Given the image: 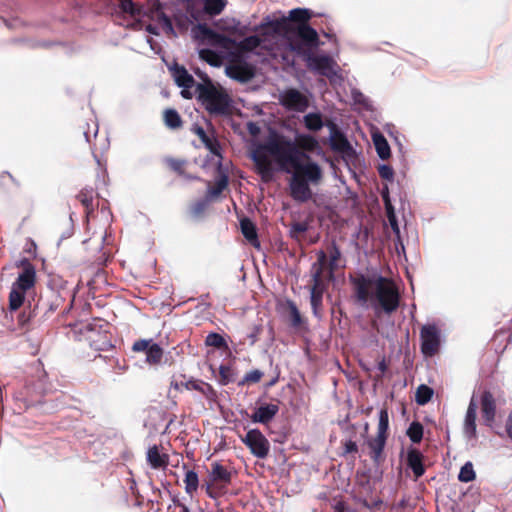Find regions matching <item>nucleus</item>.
<instances>
[{"mask_svg":"<svg viewBox=\"0 0 512 512\" xmlns=\"http://www.w3.org/2000/svg\"><path fill=\"white\" fill-rule=\"evenodd\" d=\"M268 155L274 157L282 170H294L290 181L291 197L301 203L310 200L312 191L309 182L317 184L322 179L320 166L310 161L306 153L300 152L291 139L271 130L265 142L258 144L251 153L257 173L265 181L273 175L272 162Z\"/></svg>","mask_w":512,"mask_h":512,"instance_id":"nucleus-1","label":"nucleus"},{"mask_svg":"<svg viewBox=\"0 0 512 512\" xmlns=\"http://www.w3.org/2000/svg\"><path fill=\"white\" fill-rule=\"evenodd\" d=\"M355 300L364 307H371L376 315L394 313L400 305V293L396 283L382 275L350 276Z\"/></svg>","mask_w":512,"mask_h":512,"instance_id":"nucleus-2","label":"nucleus"},{"mask_svg":"<svg viewBox=\"0 0 512 512\" xmlns=\"http://www.w3.org/2000/svg\"><path fill=\"white\" fill-rule=\"evenodd\" d=\"M301 32L302 44H296L293 52L300 56L309 70L321 76L331 78L336 75L337 63L329 55H316L315 51L323 44L315 29H304Z\"/></svg>","mask_w":512,"mask_h":512,"instance_id":"nucleus-3","label":"nucleus"},{"mask_svg":"<svg viewBox=\"0 0 512 512\" xmlns=\"http://www.w3.org/2000/svg\"><path fill=\"white\" fill-rule=\"evenodd\" d=\"M313 14L311 10L306 8H295L289 11L288 16H281L267 21L265 27L271 30L274 34L283 36L288 41L290 51L293 52V47L296 44L301 45V32L304 29H314L309 25V21Z\"/></svg>","mask_w":512,"mask_h":512,"instance_id":"nucleus-4","label":"nucleus"},{"mask_svg":"<svg viewBox=\"0 0 512 512\" xmlns=\"http://www.w3.org/2000/svg\"><path fill=\"white\" fill-rule=\"evenodd\" d=\"M197 98L211 115L227 116L231 114V98L220 86L213 84L206 76L203 83L196 85Z\"/></svg>","mask_w":512,"mask_h":512,"instance_id":"nucleus-5","label":"nucleus"},{"mask_svg":"<svg viewBox=\"0 0 512 512\" xmlns=\"http://www.w3.org/2000/svg\"><path fill=\"white\" fill-rule=\"evenodd\" d=\"M22 271L13 283L9 293V310L17 311L23 304L27 291L32 289L36 283V269L27 259L21 261Z\"/></svg>","mask_w":512,"mask_h":512,"instance_id":"nucleus-6","label":"nucleus"},{"mask_svg":"<svg viewBox=\"0 0 512 512\" xmlns=\"http://www.w3.org/2000/svg\"><path fill=\"white\" fill-rule=\"evenodd\" d=\"M232 481V473L219 462L211 464V470L205 481V491L209 498L217 499L227 492Z\"/></svg>","mask_w":512,"mask_h":512,"instance_id":"nucleus-7","label":"nucleus"},{"mask_svg":"<svg viewBox=\"0 0 512 512\" xmlns=\"http://www.w3.org/2000/svg\"><path fill=\"white\" fill-rule=\"evenodd\" d=\"M421 352L425 357H433L440 348V330L435 324L422 326L420 330Z\"/></svg>","mask_w":512,"mask_h":512,"instance_id":"nucleus-8","label":"nucleus"},{"mask_svg":"<svg viewBox=\"0 0 512 512\" xmlns=\"http://www.w3.org/2000/svg\"><path fill=\"white\" fill-rule=\"evenodd\" d=\"M241 440L255 457L264 459L268 456L270 443L259 429L249 430Z\"/></svg>","mask_w":512,"mask_h":512,"instance_id":"nucleus-9","label":"nucleus"},{"mask_svg":"<svg viewBox=\"0 0 512 512\" xmlns=\"http://www.w3.org/2000/svg\"><path fill=\"white\" fill-rule=\"evenodd\" d=\"M133 352H145L149 365H159L162 362L164 350L152 339H138L132 345Z\"/></svg>","mask_w":512,"mask_h":512,"instance_id":"nucleus-10","label":"nucleus"},{"mask_svg":"<svg viewBox=\"0 0 512 512\" xmlns=\"http://www.w3.org/2000/svg\"><path fill=\"white\" fill-rule=\"evenodd\" d=\"M281 104L288 110L304 112L309 106V101L300 91L291 88L282 94Z\"/></svg>","mask_w":512,"mask_h":512,"instance_id":"nucleus-11","label":"nucleus"},{"mask_svg":"<svg viewBox=\"0 0 512 512\" xmlns=\"http://www.w3.org/2000/svg\"><path fill=\"white\" fill-rule=\"evenodd\" d=\"M327 126L330 129L331 149L338 153L350 155L353 152V148L346 136L340 131L335 123L330 121Z\"/></svg>","mask_w":512,"mask_h":512,"instance_id":"nucleus-12","label":"nucleus"},{"mask_svg":"<svg viewBox=\"0 0 512 512\" xmlns=\"http://www.w3.org/2000/svg\"><path fill=\"white\" fill-rule=\"evenodd\" d=\"M481 414L486 426L492 427L496 418V400L489 390H485L480 397Z\"/></svg>","mask_w":512,"mask_h":512,"instance_id":"nucleus-13","label":"nucleus"},{"mask_svg":"<svg viewBox=\"0 0 512 512\" xmlns=\"http://www.w3.org/2000/svg\"><path fill=\"white\" fill-rule=\"evenodd\" d=\"M327 280H311L310 286V303L314 316L320 317V310L322 308L323 294L328 287Z\"/></svg>","mask_w":512,"mask_h":512,"instance_id":"nucleus-14","label":"nucleus"},{"mask_svg":"<svg viewBox=\"0 0 512 512\" xmlns=\"http://www.w3.org/2000/svg\"><path fill=\"white\" fill-rule=\"evenodd\" d=\"M98 193L92 187H84L76 195L77 201L83 206L86 218L91 217L98 208Z\"/></svg>","mask_w":512,"mask_h":512,"instance_id":"nucleus-15","label":"nucleus"},{"mask_svg":"<svg viewBox=\"0 0 512 512\" xmlns=\"http://www.w3.org/2000/svg\"><path fill=\"white\" fill-rule=\"evenodd\" d=\"M477 408V403L475 402L474 398H472L468 405L463 423V432L468 439L477 438Z\"/></svg>","mask_w":512,"mask_h":512,"instance_id":"nucleus-16","label":"nucleus"},{"mask_svg":"<svg viewBox=\"0 0 512 512\" xmlns=\"http://www.w3.org/2000/svg\"><path fill=\"white\" fill-rule=\"evenodd\" d=\"M278 412L279 406L277 404H264L259 406L250 418L254 423L268 424Z\"/></svg>","mask_w":512,"mask_h":512,"instance_id":"nucleus-17","label":"nucleus"},{"mask_svg":"<svg viewBox=\"0 0 512 512\" xmlns=\"http://www.w3.org/2000/svg\"><path fill=\"white\" fill-rule=\"evenodd\" d=\"M423 458V454L415 448L409 449L407 452V466L413 471L416 480L425 473Z\"/></svg>","mask_w":512,"mask_h":512,"instance_id":"nucleus-18","label":"nucleus"},{"mask_svg":"<svg viewBox=\"0 0 512 512\" xmlns=\"http://www.w3.org/2000/svg\"><path fill=\"white\" fill-rule=\"evenodd\" d=\"M228 75L240 82L250 81L254 75V68L247 63L232 65L227 69Z\"/></svg>","mask_w":512,"mask_h":512,"instance_id":"nucleus-19","label":"nucleus"},{"mask_svg":"<svg viewBox=\"0 0 512 512\" xmlns=\"http://www.w3.org/2000/svg\"><path fill=\"white\" fill-rule=\"evenodd\" d=\"M172 75L174 77V80L176 84L185 89H190L194 87L195 80L191 74L188 73L186 68L179 64H174V66L171 68Z\"/></svg>","mask_w":512,"mask_h":512,"instance_id":"nucleus-20","label":"nucleus"},{"mask_svg":"<svg viewBox=\"0 0 512 512\" xmlns=\"http://www.w3.org/2000/svg\"><path fill=\"white\" fill-rule=\"evenodd\" d=\"M147 462L153 469H165L169 464V456L161 454L159 447L153 445L147 451Z\"/></svg>","mask_w":512,"mask_h":512,"instance_id":"nucleus-21","label":"nucleus"},{"mask_svg":"<svg viewBox=\"0 0 512 512\" xmlns=\"http://www.w3.org/2000/svg\"><path fill=\"white\" fill-rule=\"evenodd\" d=\"M387 437L376 435L375 438L368 441L370 448V457L375 464H380L383 460V451L386 444Z\"/></svg>","mask_w":512,"mask_h":512,"instance_id":"nucleus-22","label":"nucleus"},{"mask_svg":"<svg viewBox=\"0 0 512 512\" xmlns=\"http://www.w3.org/2000/svg\"><path fill=\"white\" fill-rule=\"evenodd\" d=\"M188 390H196L200 392L205 398L214 401L217 398V392L209 383L202 380H189L185 383Z\"/></svg>","mask_w":512,"mask_h":512,"instance_id":"nucleus-23","label":"nucleus"},{"mask_svg":"<svg viewBox=\"0 0 512 512\" xmlns=\"http://www.w3.org/2000/svg\"><path fill=\"white\" fill-rule=\"evenodd\" d=\"M241 232L246 240L254 247L259 248L260 242L258 240L257 229L255 224L249 218H243L240 221Z\"/></svg>","mask_w":512,"mask_h":512,"instance_id":"nucleus-24","label":"nucleus"},{"mask_svg":"<svg viewBox=\"0 0 512 512\" xmlns=\"http://www.w3.org/2000/svg\"><path fill=\"white\" fill-rule=\"evenodd\" d=\"M327 267V254L323 250L317 252V261L311 267V280H326L324 272Z\"/></svg>","mask_w":512,"mask_h":512,"instance_id":"nucleus-25","label":"nucleus"},{"mask_svg":"<svg viewBox=\"0 0 512 512\" xmlns=\"http://www.w3.org/2000/svg\"><path fill=\"white\" fill-rule=\"evenodd\" d=\"M293 143L296 145L297 149L303 153H305L306 151L313 152L319 146L317 139L308 134L298 135L296 138V142Z\"/></svg>","mask_w":512,"mask_h":512,"instance_id":"nucleus-26","label":"nucleus"},{"mask_svg":"<svg viewBox=\"0 0 512 512\" xmlns=\"http://www.w3.org/2000/svg\"><path fill=\"white\" fill-rule=\"evenodd\" d=\"M46 305L43 303L40 307L39 304H37L33 309L29 305L26 307L22 313H19L18 315V323L20 327H24L27 324L31 323L32 321L39 319L40 310L44 308Z\"/></svg>","mask_w":512,"mask_h":512,"instance_id":"nucleus-27","label":"nucleus"},{"mask_svg":"<svg viewBox=\"0 0 512 512\" xmlns=\"http://www.w3.org/2000/svg\"><path fill=\"white\" fill-rule=\"evenodd\" d=\"M328 251L330 253V261L328 263V273L326 278H328V281H331L334 277V271L337 268V262L341 258V251L336 243L335 240H333L328 247Z\"/></svg>","mask_w":512,"mask_h":512,"instance_id":"nucleus-28","label":"nucleus"},{"mask_svg":"<svg viewBox=\"0 0 512 512\" xmlns=\"http://www.w3.org/2000/svg\"><path fill=\"white\" fill-rule=\"evenodd\" d=\"M163 120L169 129L177 130L183 126V120L177 110L168 108L163 112Z\"/></svg>","mask_w":512,"mask_h":512,"instance_id":"nucleus-29","label":"nucleus"},{"mask_svg":"<svg viewBox=\"0 0 512 512\" xmlns=\"http://www.w3.org/2000/svg\"><path fill=\"white\" fill-rule=\"evenodd\" d=\"M373 143L376 149L378 156L385 160L388 159L391 155L390 146L386 140V138L380 134L376 133L373 135Z\"/></svg>","mask_w":512,"mask_h":512,"instance_id":"nucleus-30","label":"nucleus"},{"mask_svg":"<svg viewBox=\"0 0 512 512\" xmlns=\"http://www.w3.org/2000/svg\"><path fill=\"white\" fill-rule=\"evenodd\" d=\"M227 185H228V177H227V175L222 174L220 176V178L216 181L215 185H213V186L209 185L205 196L210 201L213 199H216L222 194L223 190L227 187Z\"/></svg>","mask_w":512,"mask_h":512,"instance_id":"nucleus-31","label":"nucleus"},{"mask_svg":"<svg viewBox=\"0 0 512 512\" xmlns=\"http://www.w3.org/2000/svg\"><path fill=\"white\" fill-rule=\"evenodd\" d=\"M261 43H262V40L259 36L252 35V36L245 37L243 40H241L237 44L236 48L241 53H247V52H252L256 48H258L261 45Z\"/></svg>","mask_w":512,"mask_h":512,"instance_id":"nucleus-32","label":"nucleus"},{"mask_svg":"<svg viewBox=\"0 0 512 512\" xmlns=\"http://www.w3.org/2000/svg\"><path fill=\"white\" fill-rule=\"evenodd\" d=\"M118 8L122 13L128 14L133 18L140 17L142 15L143 9L138 4L134 3L132 0H118Z\"/></svg>","mask_w":512,"mask_h":512,"instance_id":"nucleus-33","label":"nucleus"},{"mask_svg":"<svg viewBox=\"0 0 512 512\" xmlns=\"http://www.w3.org/2000/svg\"><path fill=\"white\" fill-rule=\"evenodd\" d=\"M166 164L172 171L177 173L179 176H183L188 179H197L196 177L186 175V166H187L186 160L177 159V158H168V159H166Z\"/></svg>","mask_w":512,"mask_h":512,"instance_id":"nucleus-34","label":"nucleus"},{"mask_svg":"<svg viewBox=\"0 0 512 512\" xmlns=\"http://www.w3.org/2000/svg\"><path fill=\"white\" fill-rule=\"evenodd\" d=\"M305 127L310 131H319L323 126V119L320 113H308L303 118Z\"/></svg>","mask_w":512,"mask_h":512,"instance_id":"nucleus-35","label":"nucleus"},{"mask_svg":"<svg viewBox=\"0 0 512 512\" xmlns=\"http://www.w3.org/2000/svg\"><path fill=\"white\" fill-rule=\"evenodd\" d=\"M185 491L189 495H193L199 487L198 474L193 470H187L184 478Z\"/></svg>","mask_w":512,"mask_h":512,"instance_id":"nucleus-36","label":"nucleus"},{"mask_svg":"<svg viewBox=\"0 0 512 512\" xmlns=\"http://www.w3.org/2000/svg\"><path fill=\"white\" fill-rule=\"evenodd\" d=\"M226 4V0H204V12L210 16L219 15Z\"/></svg>","mask_w":512,"mask_h":512,"instance_id":"nucleus-37","label":"nucleus"},{"mask_svg":"<svg viewBox=\"0 0 512 512\" xmlns=\"http://www.w3.org/2000/svg\"><path fill=\"white\" fill-rule=\"evenodd\" d=\"M206 346H211L217 349L228 350V344L224 337L218 333L211 332L206 336L205 339Z\"/></svg>","mask_w":512,"mask_h":512,"instance_id":"nucleus-38","label":"nucleus"},{"mask_svg":"<svg viewBox=\"0 0 512 512\" xmlns=\"http://www.w3.org/2000/svg\"><path fill=\"white\" fill-rule=\"evenodd\" d=\"M434 391L429 386L422 384L416 390L415 400L419 405L427 404L433 397Z\"/></svg>","mask_w":512,"mask_h":512,"instance_id":"nucleus-39","label":"nucleus"},{"mask_svg":"<svg viewBox=\"0 0 512 512\" xmlns=\"http://www.w3.org/2000/svg\"><path fill=\"white\" fill-rule=\"evenodd\" d=\"M476 478V473L473 468L472 462H466L460 469L458 480L463 483H468Z\"/></svg>","mask_w":512,"mask_h":512,"instance_id":"nucleus-40","label":"nucleus"},{"mask_svg":"<svg viewBox=\"0 0 512 512\" xmlns=\"http://www.w3.org/2000/svg\"><path fill=\"white\" fill-rule=\"evenodd\" d=\"M407 436L413 443H419L423 438V425L418 421L412 422L407 429Z\"/></svg>","mask_w":512,"mask_h":512,"instance_id":"nucleus-41","label":"nucleus"},{"mask_svg":"<svg viewBox=\"0 0 512 512\" xmlns=\"http://www.w3.org/2000/svg\"><path fill=\"white\" fill-rule=\"evenodd\" d=\"M156 21L161 26L162 30L166 34H174V29L172 25L171 19L161 10L157 9L156 12Z\"/></svg>","mask_w":512,"mask_h":512,"instance_id":"nucleus-42","label":"nucleus"},{"mask_svg":"<svg viewBox=\"0 0 512 512\" xmlns=\"http://www.w3.org/2000/svg\"><path fill=\"white\" fill-rule=\"evenodd\" d=\"M197 36L210 41H218L220 34L208 27L206 24H198L196 26Z\"/></svg>","mask_w":512,"mask_h":512,"instance_id":"nucleus-43","label":"nucleus"},{"mask_svg":"<svg viewBox=\"0 0 512 512\" xmlns=\"http://www.w3.org/2000/svg\"><path fill=\"white\" fill-rule=\"evenodd\" d=\"M199 56L202 60L212 66H219L221 63L219 54L211 49H201L199 51Z\"/></svg>","mask_w":512,"mask_h":512,"instance_id":"nucleus-44","label":"nucleus"},{"mask_svg":"<svg viewBox=\"0 0 512 512\" xmlns=\"http://www.w3.org/2000/svg\"><path fill=\"white\" fill-rule=\"evenodd\" d=\"M389 415L387 409L383 408L379 412V423L377 435L388 437Z\"/></svg>","mask_w":512,"mask_h":512,"instance_id":"nucleus-45","label":"nucleus"},{"mask_svg":"<svg viewBox=\"0 0 512 512\" xmlns=\"http://www.w3.org/2000/svg\"><path fill=\"white\" fill-rule=\"evenodd\" d=\"M234 370L227 365H221L219 367V383L223 386L228 385L230 382L234 381Z\"/></svg>","mask_w":512,"mask_h":512,"instance_id":"nucleus-46","label":"nucleus"},{"mask_svg":"<svg viewBox=\"0 0 512 512\" xmlns=\"http://www.w3.org/2000/svg\"><path fill=\"white\" fill-rule=\"evenodd\" d=\"M209 202H210V200L206 196L204 199H199V200L195 201L190 206L191 214L195 217L202 216L204 214V212L207 210V208L209 206Z\"/></svg>","mask_w":512,"mask_h":512,"instance_id":"nucleus-47","label":"nucleus"},{"mask_svg":"<svg viewBox=\"0 0 512 512\" xmlns=\"http://www.w3.org/2000/svg\"><path fill=\"white\" fill-rule=\"evenodd\" d=\"M262 377H263V372H261L258 369H255V370H252V371H249L248 373H246L245 376L243 377V379L238 383V385L244 386V385L256 384V383L260 382Z\"/></svg>","mask_w":512,"mask_h":512,"instance_id":"nucleus-48","label":"nucleus"},{"mask_svg":"<svg viewBox=\"0 0 512 512\" xmlns=\"http://www.w3.org/2000/svg\"><path fill=\"white\" fill-rule=\"evenodd\" d=\"M288 307L290 311L291 325L295 328L301 326L303 323V319L295 303L289 301Z\"/></svg>","mask_w":512,"mask_h":512,"instance_id":"nucleus-49","label":"nucleus"},{"mask_svg":"<svg viewBox=\"0 0 512 512\" xmlns=\"http://www.w3.org/2000/svg\"><path fill=\"white\" fill-rule=\"evenodd\" d=\"M308 230V223L294 222L290 228V236L293 239L299 240L300 236Z\"/></svg>","mask_w":512,"mask_h":512,"instance_id":"nucleus-50","label":"nucleus"},{"mask_svg":"<svg viewBox=\"0 0 512 512\" xmlns=\"http://www.w3.org/2000/svg\"><path fill=\"white\" fill-rule=\"evenodd\" d=\"M54 296H55V302L53 304L48 305V303H46L44 301H41V303H38L40 307L42 306L43 303L46 306L40 310L41 315H39V319H37V321L42 320L43 318H45L47 316L48 313H52L57 309V307L59 305L58 302L60 300V297L57 294H54Z\"/></svg>","mask_w":512,"mask_h":512,"instance_id":"nucleus-51","label":"nucleus"},{"mask_svg":"<svg viewBox=\"0 0 512 512\" xmlns=\"http://www.w3.org/2000/svg\"><path fill=\"white\" fill-rule=\"evenodd\" d=\"M378 173H379V176L384 180H388V181L393 180L394 171H393L392 167L389 165H385V164L379 165Z\"/></svg>","mask_w":512,"mask_h":512,"instance_id":"nucleus-52","label":"nucleus"},{"mask_svg":"<svg viewBox=\"0 0 512 512\" xmlns=\"http://www.w3.org/2000/svg\"><path fill=\"white\" fill-rule=\"evenodd\" d=\"M213 155L222 158L221 147L218 140L215 138L211 143L205 146Z\"/></svg>","mask_w":512,"mask_h":512,"instance_id":"nucleus-53","label":"nucleus"},{"mask_svg":"<svg viewBox=\"0 0 512 512\" xmlns=\"http://www.w3.org/2000/svg\"><path fill=\"white\" fill-rule=\"evenodd\" d=\"M344 451L345 453H356L358 451V446L356 444V442L352 441V440H349L345 443V446H344Z\"/></svg>","mask_w":512,"mask_h":512,"instance_id":"nucleus-54","label":"nucleus"},{"mask_svg":"<svg viewBox=\"0 0 512 512\" xmlns=\"http://www.w3.org/2000/svg\"><path fill=\"white\" fill-rule=\"evenodd\" d=\"M387 218H388V221L390 223L392 230L396 233H399V226L397 223V218H396L395 213H390V215L387 216Z\"/></svg>","mask_w":512,"mask_h":512,"instance_id":"nucleus-55","label":"nucleus"},{"mask_svg":"<svg viewBox=\"0 0 512 512\" xmlns=\"http://www.w3.org/2000/svg\"><path fill=\"white\" fill-rule=\"evenodd\" d=\"M191 130L194 134H196L199 137L200 140L208 135L204 128L197 124L193 125Z\"/></svg>","mask_w":512,"mask_h":512,"instance_id":"nucleus-56","label":"nucleus"},{"mask_svg":"<svg viewBox=\"0 0 512 512\" xmlns=\"http://www.w3.org/2000/svg\"><path fill=\"white\" fill-rule=\"evenodd\" d=\"M505 429L508 437L512 440V412L506 419Z\"/></svg>","mask_w":512,"mask_h":512,"instance_id":"nucleus-57","label":"nucleus"},{"mask_svg":"<svg viewBox=\"0 0 512 512\" xmlns=\"http://www.w3.org/2000/svg\"><path fill=\"white\" fill-rule=\"evenodd\" d=\"M248 131L251 135L256 136L259 133L260 129L257 126V124H255L253 122H249L248 123Z\"/></svg>","mask_w":512,"mask_h":512,"instance_id":"nucleus-58","label":"nucleus"},{"mask_svg":"<svg viewBox=\"0 0 512 512\" xmlns=\"http://www.w3.org/2000/svg\"><path fill=\"white\" fill-rule=\"evenodd\" d=\"M187 12L191 16V18H193L194 20L197 21L199 19V11H196V10H194V9L189 7Z\"/></svg>","mask_w":512,"mask_h":512,"instance_id":"nucleus-59","label":"nucleus"},{"mask_svg":"<svg viewBox=\"0 0 512 512\" xmlns=\"http://www.w3.org/2000/svg\"><path fill=\"white\" fill-rule=\"evenodd\" d=\"M385 210H386V215L387 216H389L390 213H395L394 212V207L392 206L391 201H386Z\"/></svg>","mask_w":512,"mask_h":512,"instance_id":"nucleus-60","label":"nucleus"},{"mask_svg":"<svg viewBox=\"0 0 512 512\" xmlns=\"http://www.w3.org/2000/svg\"><path fill=\"white\" fill-rule=\"evenodd\" d=\"M146 30L151 34L158 35L157 28L151 24L147 26Z\"/></svg>","mask_w":512,"mask_h":512,"instance_id":"nucleus-61","label":"nucleus"},{"mask_svg":"<svg viewBox=\"0 0 512 512\" xmlns=\"http://www.w3.org/2000/svg\"><path fill=\"white\" fill-rule=\"evenodd\" d=\"M177 507L179 508V512H190L189 508L183 503H178Z\"/></svg>","mask_w":512,"mask_h":512,"instance_id":"nucleus-62","label":"nucleus"},{"mask_svg":"<svg viewBox=\"0 0 512 512\" xmlns=\"http://www.w3.org/2000/svg\"><path fill=\"white\" fill-rule=\"evenodd\" d=\"M214 139H215V137H210V136L207 135L206 137L201 139V142L204 144V146H206L209 143H211V141H213Z\"/></svg>","mask_w":512,"mask_h":512,"instance_id":"nucleus-63","label":"nucleus"},{"mask_svg":"<svg viewBox=\"0 0 512 512\" xmlns=\"http://www.w3.org/2000/svg\"><path fill=\"white\" fill-rule=\"evenodd\" d=\"M181 95L186 99L192 98V94L189 92V89L183 88Z\"/></svg>","mask_w":512,"mask_h":512,"instance_id":"nucleus-64","label":"nucleus"}]
</instances>
